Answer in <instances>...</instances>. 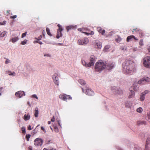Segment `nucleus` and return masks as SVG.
I'll return each instance as SVG.
<instances>
[{"instance_id":"nucleus-1","label":"nucleus","mask_w":150,"mask_h":150,"mask_svg":"<svg viewBox=\"0 0 150 150\" xmlns=\"http://www.w3.org/2000/svg\"><path fill=\"white\" fill-rule=\"evenodd\" d=\"M122 67L124 70L127 74L131 73L135 70L134 63L130 60L126 59L123 63Z\"/></svg>"},{"instance_id":"nucleus-2","label":"nucleus","mask_w":150,"mask_h":150,"mask_svg":"<svg viewBox=\"0 0 150 150\" xmlns=\"http://www.w3.org/2000/svg\"><path fill=\"white\" fill-rule=\"evenodd\" d=\"M106 62L102 60H100L97 62L95 67V71L100 72L104 69L106 66Z\"/></svg>"},{"instance_id":"nucleus-3","label":"nucleus","mask_w":150,"mask_h":150,"mask_svg":"<svg viewBox=\"0 0 150 150\" xmlns=\"http://www.w3.org/2000/svg\"><path fill=\"white\" fill-rule=\"evenodd\" d=\"M143 64L147 68H150V57H146L143 59Z\"/></svg>"},{"instance_id":"nucleus-4","label":"nucleus","mask_w":150,"mask_h":150,"mask_svg":"<svg viewBox=\"0 0 150 150\" xmlns=\"http://www.w3.org/2000/svg\"><path fill=\"white\" fill-rule=\"evenodd\" d=\"M111 89L112 92L114 94H120L122 93V91L119 88L115 86L112 87L111 88Z\"/></svg>"},{"instance_id":"nucleus-5","label":"nucleus","mask_w":150,"mask_h":150,"mask_svg":"<svg viewBox=\"0 0 150 150\" xmlns=\"http://www.w3.org/2000/svg\"><path fill=\"white\" fill-rule=\"evenodd\" d=\"M88 42V39L87 38L79 40L78 41V43L80 45H85Z\"/></svg>"},{"instance_id":"nucleus-6","label":"nucleus","mask_w":150,"mask_h":150,"mask_svg":"<svg viewBox=\"0 0 150 150\" xmlns=\"http://www.w3.org/2000/svg\"><path fill=\"white\" fill-rule=\"evenodd\" d=\"M57 26L58 27L59 29L57 30V34L56 38H59L60 37H61L62 36V31L63 30V29L62 27L60 24H58Z\"/></svg>"},{"instance_id":"nucleus-7","label":"nucleus","mask_w":150,"mask_h":150,"mask_svg":"<svg viewBox=\"0 0 150 150\" xmlns=\"http://www.w3.org/2000/svg\"><path fill=\"white\" fill-rule=\"evenodd\" d=\"M34 144L36 146H41L43 143V140L40 138H37L34 141Z\"/></svg>"},{"instance_id":"nucleus-8","label":"nucleus","mask_w":150,"mask_h":150,"mask_svg":"<svg viewBox=\"0 0 150 150\" xmlns=\"http://www.w3.org/2000/svg\"><path fill=\"white\" fill-rule=\"evenodd\" d=\"M144 81H146V82H150V79L147 77H144L138 81V83L139 84H141V83L144 84Z\"/></svg>"},{"instance_id":"nucleus-9","label":"nucleus","mask_w":150,"mask_h":150,"mask_svg":"<svg viewBox=\"0 0 150 150\" xmlns=\"http://www.w3.org/2000/svg\"><path fill=\"white\" fill-rule=\"evenodd\" d=\"M59 98L62 100L66 101L67 99H71V98L69 95H67L65 94L63 95H60L59 96Z\"/></svg>"},{"instance_id":"nucleus-10","label":"nucleus","mask_w":150,"mask_h":150,"mask_svg":"<svg viewBox=\"0 0 150 150\" xmlns=\"http://www.w3.org/2000/svg\"><path fill=\"white\" fill-rule=\"evenodd\" d=\"M133 40H138V39L135 38V36L133 35H130L127 37L126 41L127 42H129L132 41Z\"/></svg>"},{"instance_id":"nucleus-11","label":"nucleus","mask_w":150,"mask_h":150,"mask_svg":"<svg viewBox=\"0 0 150 150\" xmlns=\"http://www.w3.org/2000/svg\"><path fill=\"white\" fill-rule=\"evenodd\" d=\"M15 96L21 98L23 96L25 95L24 92L23 91H19L16 93Z\"/></svg>"},{"instance_id":"nucleus-12","label":"nucleus","mask_w":150,"mask_h":150,"mask_svg":"<svg viewBox=\"0 0 150 150\" xmlns=\"http://www.w3.org/2000/svg\"><path fill=\"white\" fill-rule=\"evenodd\" d=\"M85 93L89 96H93L94 94V92L91 89H87L85 92Z\"/></svg>"},{"instance_id":"nucleus-13","label":"nucleus","mask_w":150,"mask_h":150,"mask_svg":"<svg viewBox=\"0 0 150 150\" xmlns=\"http://www.w3.org/2000/svg\"><path fill=\"white\" fill-rule=\"evenodd\" d=\"M114 64V62L109 63L106 66L107 69L108 70L111 69L113 68Z\"/></svg>"},{"instance_id":"nucleus-14","label":"nucleus","mask_w":150,"mask_h":150,"mask_svg":"<svg viewBox=\"0 0 150 150\" xmlns=\"http://www.w3.org/2000/svg\"><path fill=\"white\" fill-rule=\"evenodd\" d=\"M150 144V137H148L147 138L146 141V143L145 146V148L147 149L148 148H149V145Z\"/></svg>"},{"instance_id":"nucleus-15","label":"nucleus","mask_w":150,"mask_h":150,"mask_svg":"<svg viewBox=\"0 0 150 150\" xmlns=\"http://www.w3.org/2000/svg\"><path fill=\"white\" fill-rule=\"evenodd\" d=\"M97 30L102 35H103L105 33V30L100 27H98L97 28Z\"/></svg>"},{"instance_id":"nucleus-16","label":"nucleus","mask_w":150,"mask_h":150,"mask_svg":"<svg viewBox=\"0 0 150 150\" xmlns=\"http://www.w3.org/2000/svg\"><path fill=\"white\" fill-rule=\"evenodd\" d=\"M82 63L83 65L85 66L86 67H90L91 66H93V64L91 63L87 64L86 62L84 61H82Z\"/></svg>"},{"instance_id":"nucleus-17","label":"nucleus","mask_w":150,"mask_h":150,"mask_svg":"<svg viewBox=\"0 0 150 150\" xmlns=\"http://www.w3.org/2000/svg\"><path fill=\"white\" fill-rule=\"evenodd\" d=\"M95 46L97 49H100L102 47L101 43L99 42H96V43Z\"/></svg>"},{"instance_id":"nucleus-18","label":"nucleus","mask_w":150,"mask_h":150,"mask_svg":"<svg viewBox=\"0 0 150 150\" xmlns=\"http://www.w3.org/2000/svg\"><path fill=\"white\" fill-rule=\"evenodd\" d=\"M96 58L95 56L93 55H92L91 57V60L89 63L93 64V65L94 64V62L95 61Z\"/></svg>"},{"instance_id":"nucleus-19","label":"nucleus","mask_w":150,"mask_h":150,"mask_svg":"<svg viewBox=\"0 0 150 150\" xmlns=\"http://www.w3.org/2000/svg\"><path fill=\"white\" fill-rule=\"evenodd\" d=\"M135 95L134 92V91L130 90L129 93V95L128 96V98H130L133 97Z\"/></svg>"},{"instance_id":"nucleus-20","label":"nucleus","mask_w":150,"mask_h":150,"mask_svg":"<svg viewBox=\"0 0 150 150\" xmlns=\"http://www.w3.org/2000/svg\"><path fill=\"white\" fill-rule=\"evenodd\" d=\"M132 106V103L129 101H127L125 102V106L126 108H130Z\"/></svg>"},{"instance_id":"nucleus-21","label":"nucleus","mask_w":150,"mask_h":150,"mask_svg":"<svg viewBox=\"0 0 150 150\" xmlns=\"http://www.w3.org/2000/svg\"><path fill=\"white\" fill-rule=\"evenodd\" d=\"M30 118V116L29 114H25L24 116V119L25 120H29Z\"/></svg>"},{"instance_id":"nucleus-22","label":"nucleus","mask_w":150,"mask_h":150,"mask_svg":"<svg viewBox=\"0 0 150 150\" xmlns=\"http://www.w3.org/2000/svg\"><path fill=\"white\" fill-rule=\"evenodd\" d=\"M79 82L81 85H84L86 84L85 81L82 79H79L78 81Z\"/></svg>"},{"instance_id":"nucleus-23","label":"nucleus","mask_w":150,"mask_h":150,"mask_svg":"<svg viewBox=\"0 0 150 150\" xmlns=\"http://www.w3.org/2000/svg\"><path fill=\"white\" fill-rule=\"evenodd\" d=\"M38 115V108H35V111L34 115L35 117H37Z\"/></svg>"},{"instance_id":"nucleus-24","label":"nucleus","mask_w":150,"mask_h":150,"mask_svg":"<svg viewBox=\"0 0 150 150\" xmlns=\"http://www.w3.org/2000/svg\"><path fill=\"white\" fill-rule=\"evenodd\" d=\"M145 95H144V93H142L140 96V100L142 101L144 100L145 99Z\"/></svg>"},{"instance_id":"nucleus-25","label":"nucleus","mask_w":150,"mask_h":150,"mask_svg":"<svg viewBox=\"0 0 150 150\" xmlns=\"http://www.w3.org/2000/svg\"><path fill=\"white\" fill-rule=\"evenodd\" d=\"M18 40V37H15L11 39L10 41L13 43H14Z\"/></svg>"},{"instance_id":"nucleus-26","label":"nucleus","mask_w":150,"mask_h":150,"mask_svg":"<svg viewBox=\"0 0 150 150\" xmlns=\"http://www.w3.org/2000/svg\"><path fill=\"white\" fill-rule=\"evenodd\" d=\"M78 31L81 32H82L83 33H85L86 34L87 32H85V30L84 28H78Z\"/></svg>"},{"instance_id":"nucleus-27","label":"nucleus","mask_w":150,"mask_h":150,"mask_svg":"<svg viewBox=\"0 0 150 150\" xmlns=\"http://www.w3.org/2000/svg\"><path fill=\"white\" fill-rule=\"evenodd\" d=\"M140 29L138 28H136L134 29H133L132 30V32L133 33H138L139 31V30Z\"/></svg>"},{"instance_id":"nucleus-28","label":"nucleus","mask_w":150,"mask_h":150,"mask_svg":"<svg viewBox=\"0 0 150 150\" xmlns=\"http://www.w3.org/2000/svg\"><path fill=\"white\" fill-rule=\"evenodd\" d=\"M46 30L47 31V33L48 35H49L50 36H52V35L51 34L50 32V30L49 28H46Z\"/></svg>"},{"instance_id":"nucleus-29","label":"nucleus","mask_w":150,"mask_h":150,"mask_svg":"<svg viewBox=\"0 0 150 150\" xmlns=\"http://www.w3.org/2000/svg\"><path fill=\"white\" fill-rule=\"evenodd\" d=\"M8 74L9 75L15 76V73L14 72H11V71H8Z\"/></svg>"},{"instance_id":"nucleus-30","label":"nucleus","mask_w":150,"mask_h":150,"mask_svg":"<svg viewBox=\"0 0 150 150\" xmlns=\"http://www.w3.org/2000/svg\"><path fill=\"white\" fill-rule=\"evenodd\" d=\"M57 74H54L52 76V79L53 80H55V79H58V78L57 77Z\"/></svg>"},{"instance_id":"nucleus-31","label":"nucleus","mask_w":150,"mask_h":150,"mask_svg":"<svg viewBox=\"0 0 150 150\" xmlns=\"http://www.w3.org/2000/svg\"><path fill=\"white\" fill-rule=\"evenodd\" d=\"M72 28H73V27L72 26L70 25L66 27V29L67 32L69 31Z\"/></svg>"},{"instance_id":"nucleus-32","label":"nucleus","mask_w":150,"mask_h":150,"mask_svg":"<svg viewBox=\"0 0 150 150\" xmlns=\"http://www.w3.org/2000/svg\"><path fill=\"white\" fill-rule=\"evenodd\" d=\"M54 83L57 86L59 85V81H58V79H55V80H53Z\"/></svg>"},{"instance_id":"nucleus-33","label":"nucleus","mask_w":150,"mask_h":150,"mask_svg":"<svg viewBox=\"0 0 150 150\" xmlns=\"http://www.w3.org/2000/svg\"><path fill=\"white\" fill-rule=\"evenodd\" d=\"M7 33L6 31H4L1 34V37H4Z\"/></svg>"},{"instance_id":"nucleus-34","label":"nucleus","mask_w":150,"mask_h":150,"mask_svg":"<svg viewBox=\"0 0 150 150\" xmlns=\"http://www.w3.org/2000/svg\"><path fill=\"white\" fill-rule=\"evenodd\" d=\"M142 111L143 109L141 107H139V108H137V111L139 113H141L142 112Z\"/></svg>"},{"instance_id":"nucleus-35","label":"nucleus","mask_w":150,"mask_h":150,"mask_svg":"<svg viewBox=\"0 0 150 150\" xmlns=\"http://www.w3.org/2000/svg\"><path fill=\"white\" fill-rule=\"evenodd\" d=\"M31 135L30 134H27L25 136V138L27 141L29 140V139Z\"/></svg>"},{"instance_id":"nucleus-36","label":"nucleus","mask_w":150,"mask_h":150,"mask_svg":"<svg viewBox=\"0 0 150 150\" xmlns=\"http://www.w3.org/2000/svg\"><path fill=\"white\" fill-rule=\"evenodd\" d=\"M21 130L22 132V133L23 134H25V133L26 132H25V127L23 126L21 128Z\"/></svg>"},{"instance_id":"nucleus-37","label":"nucleus","mask_w":150,"mask_h":150,"mask_svg":"<svg viewBox=\"0 0 150 150\" xmlns=\"http://www.w3.org/2000/svg\"><path fill=\"white\" fill-rule=\"evenodd\" d=\"M137 33L139 34L140 36H143V35L142 33V30H141L140 29L139 30V31Z\"/></svg>"},{"instance_id":"nucleus-38","label":"nucleus","mask_w":150,"mask_h":150,"mask_svg":"<svg viewBox=\"0 0 150 150\" xmlns=\"http://www.w3.org/2000/svg\"><path fill=\"white\" fill-rule=\"evenodd\" d=\"M139 45L140 46H142L143 45V39H141L140 40L139 42Z\"/></svg>"},{"instance_id":"nucleus-39","label":"nucleus","mask_w":150,"mask_h":150,"mask_svg":"<svg viewBox=\"0 0 150 150\" xmlns=\"http://www.w3.org/2000/svg\"><path fill=\"white\" fill-rule=\"evenodd\" d=\"M54 130L55 132H58V129L57 126L54 127Z\"/></svg>"},{"instance_id":"nucleus-40","label":"nucleus","mask_w":150,"mask_h":150,"mask_svg":"<svg viewBox=\"0 0 150 150\" xmlns=\"http://www.w3.org/2000/svg\"><path fill=\"white\" fill-rule=\"evenodd\" d=\"M27 41V40H25L23 41H22L21 44L23 45H24L26 43Z\"/></svg>"},{"instance_id":"nucleus-41","label":"nucleus","mask_w":150,"mask_h":150,"mask_svg":"<svg viewBox=\"0 0 150 150\" xmlns=\"http://www.w3.org/2000/svg\"><path fill=\"white\" fill-rule=\"evenodd\" d=\"M94 34V33L93 31H91L90 33L87 32L86 35H93Z\"/></svg>"},{"instance_id":"nucleus-42","label":"nucleus","mask_w":150,"mask_h":150,"mask_svg":"<svg viewBox=\"0 0 150 150\" xmlns=\"http://www.w3.org/2000/svg\"><path fill=\"white\" fill-rule=\"evenodd\" d=\"M140 148L137 145H136L134 147V150H140Z\"/></svg>"},{"instance_id":"nucleus-43","label":"nucleus","mask_w":150,"mask_h":150,"mask_svg":"<svg viewBox=\"0 0 150 150\" xmlns=\"http://www.w3.org/2000/svg\"><path fill=\"white\" fill-rule=\"evenodd\" d=\"M27 33V32H25L23 33L21 37L22 38H23L25 37L26 35V34Z\"/></svg>"},{"instance_id":"nucleus-44","label":"nucleus","mask_w":150,"mask_h":150,"mask_svg":"<svg viewBox=\"0 0 150 150\" xmlns=\"http://www.w3.org/2000/svg\"><path fill=\"white\" fill-rule=\"evenodd\" d=\"M149 92V91L148 90H146L142 93H144V95H145L146 94L148 93Z\"/></svg>"},{"instance_id":"nucleus-45","label":"nucleus","mask_w":150,"mask_h":150,"mask_svg":"<svg viewBox=\"0 0 150 150\" xmlns=\"http://www.w3.org/2000/svg\"><path fill=\"white\" fill-rule=\"evenodd\" d=\"M17 16L16 15H13V16H11L10 17V18L11 19H14L17 17Z\"/></svg>"},{"instance_id":"nucleus-46","label":"nucleus","mask_w":150,"mask_h":150,"mask_svg":"<svg viewBox=\"0 0 150 150\" xmlns=\"http://www.w3.org/2000/svg\"><path fill=\"white\" fill-rule=\"evenodd\" d=\"M110 47L109 45H107L105 46V49L108 50V49H109Z\"/></svg>"},{"instance_id":"nucleus-47","label":"nucleus","mask_w":150,"mask_h":150,"mask_svg":"<svg viewBox=\"0 0 150 150\" xmlns=\"http://www.w3.org/2000/svg\"><path fill=\"white\" fill-rule=\"evenodd\" d=\"M32 97H33V98H36L37 99H38V98L37 96L35 94L33 95H32Z\"/></svg>"},{"instance_id":"nucleus-48","label":"nucleus","mask_w":150,"mask_h":150,"mask_svg":"<svg viewBox=\"0 0 150 150\" xmlns=\"http://www.w3.org/2000/svg\"><path fill=\"white\" fill-rule=\"evenodd\" d=\"M42 38V35H40L37 38H36L35 39H37L38 40H41V38Z\"/></svg>"},{"instance_id":"nucleus-49","label":"nucleus","mask_w":150,"mask_h":150,"mask_svg":"<svg viewBox=\"0 0 150 150\" xmlns=\"http://www.w3.org/2000/svg\"><path fill=\"white\" fill-rule=\"evenodd\" d=\"M35 42H36V43H39V44H40V45H41V44H42V42H41V41H35L34 42V43H35Z\"/></svg>"},{"instance_id":"nucleus-50","label":"nucleus","mask_w":150,"mask_h":150,"mask_svg":"<svg viewBox=\"0 0 150 150\" xmlns=\"http://www.w3.org/2000/svg\"><path fill=\"white\" fill-rule=\"evenodd\" d=\"M121 40V39L120 38H118L117 39H116V41L118 42H119Z\"/></svg>"},{"instance_id":"nucleus-51","label":"nucleus","mask_w":150,"mask_h":150,"mask_svg":"<svg viewBox=\"0 0 150 150\" xmlns=\"http://www.w3.org/2000/svg\"><path fill=\"white\" fill-rule=\"evenodd\" d=\"M10 61L9 59H7L6 61L5 62V63L6 64H7L8 63H10Z\"/></svg>"},{"instance_id":"nucleus-52","label":"nucleus","mask_w":150,"mask_h":150,"mask_svg":"<svg viewBox=\"0 0 150 150\" xmlns=\"http://www.w3.org/2000/svg\"><path fill=\"white\" fill-rule=\"evenodd\" d=\"M6 23V21H4L2 23H1V25H4Z\"/></svg>"},{"instance_id":"nucleus-53","label":"nucleus","mask_w":150,"mask_h":150,"mask_svg":"<svg viewBox=\"0 0 150 150\" xmlns=\"http://www.w3.org/2000/svg\"><path fill=\"white\" fill-rule=\"evenodd\" d=\"M32 128H31V126L30 125H29L28 127V129L29 130L32 129Z\"/></svg>"},{"instance_id":"nucleus-54","label":"nucleus","mask_w":150,"mask_h":150,"mask_svg":"<svg viewBox=\"0 0 150 150\" xmlns=\"http://www.w3.org/2000/svg\"><path fill=\"white\" fill-rule=\"evenodd\" d=\"M55 121V118L54 116H53V118L51 119V121L52 122H54Z\"/></svg>"},{"instance_id":"nucleus-55","label":"nucleus","mask_w":150,"mask_h":150,"mask_svg":"<svg viewBox=\"0 0 150 150\" xmlns=\"http://www.w3.org/2000/svg\"><path fill=\"white\" fill-rule=\"evenodd\" d=\"M41 129L42 130L45 132H46L45 130L44 129V127H41Z\"/></svg>"},{"instance_id":"nucleus-56","label":"nucleus","mask_w":150,"mask_h":150,"mask_svg":"<svg viewBox=\"0 0 150 150\" xmlns=\"http://www.w3.org/2000/svg\"><path fill=\"white\" fill-rule=\"evenodd\" d=\"M145 122H138V123L139 124H142L144 123Z\"/></svg>"},{"instance_id":"nucleus-57","label":"nucleus","mask_w":150,"mask_h":150,"mask_svg":"<svg viewBox=\"0 0 150 150\" xmlns=\"http://www.w3.org/2000/svg\"><path fill=\"white\" fill-rule=\"evenodd\" d=\"M28 150H32V148L31 146H30L29 147Z\"/></svg>"},{"instance_id":"nucleus-58","label":"nucleus","mask_w":150,"mask_h":150,"mask_svg":"<svg viewBox=\"0 0 150 150\" xmlns=\"http://www.w3.org/2000/svg\"><path fill=\"white\" fill-rule=\"evenodd\" d=\"M45 56H47L48 57H50V56L49 54H45L44 55Z\"/></svg>"},{"instance_id":"nucleus-59","label":"nucleus","mask_w":150,"mask_h":150,"mask_svg":"<svg viewBox=\"0 0 150 150\" xmlns=\"http://www.w3.org/2000/svg\"><path fill=\"white\" fill-rule=\"evenodd\" d=\"M48 150H56V149L53 148H50L48 149Z\"/></svg>"},{"instance_id":"nucleus-60","label":"nucleus","mask_w":150,"mask_h":150,"mask_svg":"<svg viewBox=\"0 0 150 150\" xmlns=\"http://www.w3.org/2000/svg\"><path fill=\"white\" fill-rule=\"evenodd\" d=\"M42 34L43 35H44V34H45V31L44 30H43L42 31Z\"/></svg>"},{"instance_id":"nucleus-61","label":"nucleus","mask_w":150,"mask_h":150,"mask_svg":"<svg viewBox=\"0 0 150 150\" xmlns=\"http://www.w3.org/2000/svg\"><path fill=\"white\" fill-rule=\"evenodd\" d=\"M145 150H150V149L149 148H148L147 149H145Z\"/></svg>"},{"instance_id":"nucleus-62","label":"nucleus","mask_w":150,"mask_h":150,"mask_svg":"<svg viewBox=\"0 0 150 150\" xmlns=\"http://www.w3.org/2000/svg\"><path fill=\"white\" fill-rule=\"evenodd\" d=\"M10 10H9L7 11L6 12V13H9V12H10Z\"/></svg>"},{"instance_id":"nucleus-63","label":"nucleus","mask_w":150,"mask_h":150,"mask_svg":"<svg viewBox=\"0 0 150 150\" xmlns=\"http://www.w3.org/2000/svg\"><path fill=\"white\" fill-rule=\"evenodd\" d=\"M148 117L149 119H150V115H148Z\"/></svg>"},{"instance_id":"nucleus-64","label":"nucleus","mask_w":150,"mask_h":150,"mask_svg":"<svg viewBox=\"0 0 150 150\" xmlns=\"http://www.w3.org/2000/svg\"><path fill=\"white\" fill-rule=\"evenodd\" d=\"M148 50L150 52V47H149V48H148Z\"/></svg>"}]
</instances>
